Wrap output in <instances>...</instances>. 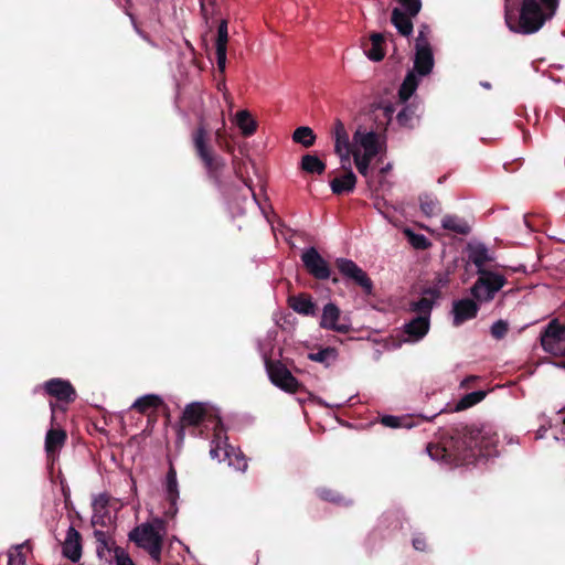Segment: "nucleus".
<instances>
[{
	"instance_id": "nucleus-54",
	"label": "nucleus",
	"mask_w": 565,
	"mask_h": 565,
	"mask_svg": "<svg viewBox=\"0 0 565 565\" xmlns=\"http://www.w3.org/2000/svg\"><path fill=\"white\" fill-rule=\"evenodd\" d=\"M387 169H388V167L383 168V169L381 170V172H382V173H385V172L387 171Z\"/></svg>"
},
{
	"instance_id": "nucleus-1",
	"label": "nucleus",
	"mask_w": 565,
	"mask_h": 565,
	"mask_svg": "<svg viewBox=\"0 0 565 565\" xmlns=\"http://www.w3.org/2000/svg\"><path fill=\"white\" fill-rule=\"evenodd\" d=\"M497 444L498 436L491 428L459 424L443 433L437 444H428L427 452L434 460L463 466L490 457Z\"/></svg>"
},
{
	"instance_id": "nucleus-8",
	"label": "nucleus",
	"mask_w": 565,
	"mask_h": 565,
	"mask_svg": "<svg viewBox=\"0 0 565 565\" xmlns=\"http://www.w3.org/2000/svg\"><path fill=\"white\" fill-rule=\"evenodd\" d=\"M266 371L274 385L288 393H297L301 384L280 361L265 359Z\"/></svg>"
},
{
	"instance_id": "nucleus-11",
	"label": "nucleus",
	"mask_w": 565,
	"mask_h": 565,
	"mask_svg": "<svg viewBox=\"0 0 565 565\" xmlns=\"http://www.w3.org/2000/svg\"><path fill=\"white\" fill-rule=\"evenodd\" d=\"M333 137H334V151L340 157L342 168H345V164L350 166V156L352 149L349 140V135L347 132L344 124L337 119L333 126Z\"/></svg>"
},
{
	"instance_id": "nucleus-43",
	"label": "nucleus",
	"mask_w": 565,
	"mask_h": 565,
	"mask_svg": "<svg viewBox=\"0 0 565 565\" xmlns=\"http://www.w3.org/2000/svg\"><path fill=\"white\" fill-rule=\"evenodd\" d=\"M318 495L319 498H321L322 500L324 501H329V502H332V503H341L343 501V497L332 490V489H328V488H321L318 490Z\"/></svg>"
},
{
	"instance_id": "nucleus-6",
	"label": "nucleus",
	"mask_w": 565,
	"mask_h": 565,
	"mask_svg": "<svg viewBox=\"0 0 565 565\" xmlns=\"http://www.w3.org/2000/svg\"><path fill=\"white\" fill-rule=\"evenodd\" d=\"M193 145L210 177L216 180L218 172L224 168L225 163L221 157L214 156L209 147L207 132L203 126L198 127L193 132Z\"/></svg>"
},
{
	"instance_id": "nucleus-47",
	"label": "nucleus",
	"mask_w": 565,
	"mask_h": 565,
	"mask_svg": "<svg viewBox=\"0 0 565 565\" xmlns=\"http://www.w3.org/2000/svg\"><path fill=\"white\" fill-rule=\"evenodd\" d=\"M401 418L393 415H385L381 418V423L390 428H397L402 426Z\"/></svg>"
},
{
	"instance_id": "nucleus-46",
	"label": "nucleus",
	"mask_w": 565,
	"mask_h": 565,
	"mask_svg": "<svg viewBox=\"0 0 565 565\" xmlns=\"http://www.w3.org/2000/svg\"><path fill=\"white\" fill-rule=\"evenodd\" d=\"M413 547L419 552H426L428 550L427 540L423 534H417L412 541Z\"/></svg>"
},
{
	"instance_id": "nucleus-53",
	"label": "nucleus",
	"mask_w": 565,
	"mask_h": 565,
	"mask_svg": "<svg viewBox=\"0 0 565 565\" xmlns=\"http://www.w3.org/2000/svg\"><path fill=\"white\" fill-rule=\"evenodd\" d=\"M545 431H546V428L542 425V426L536 430L535 438H536V439L543 438V437H544Z\"/></svg>"
},
{
	"instance_id": "nucleus-40",
	"label": "nucleus",
	"mask_w": 565,
	"mask_h": 565,
	"mask_svg": "<svg viewBox=\"0 0 565 565\" xmlns=\"http://www.w3.org/2000/svg\"><path fill=\"white\" fill-rule=\"evenodd\" d=\"M351 154H353V158H354V163L356 166V169L358 171L363 175V177H366L367 173H369V167H370V163L371 161L373 160L374 157H367V154H360V151H353L351 152Z\"/></svg>"
},
{
	"instance_id": "nucleus-25",
	"label": "nucleus",
	"mask_w": 565,
	"mask_h": 565,
	"mask_svg": "<svg viewBox=\"0 0 565 565\" xmlns=\"http://www.w3.org/2000/svg\"><path fill=\"white\" fill-rule=\"evenodd\" d=\"M162 405V399L154 394H148L139 397L131 405V408L145 415L153 414Z\"/></svg>"
},
{
	"instance_id": "nucleus-52",
	"label": "nucleus",
	"mask_w": 565,
	"mask_h": 565,
	"mask_svg": "<svg viewBox=\"0 0 565 565\" xmlns=\"http://www.w3.org/2000/svg\"><path fill=\"white\" fill-rule=\"evenodd\" d=\"M557 440H564L565 441V416L562 419V429H561V436L555 437Z\"/></svg>"
},
{
	"instance_id": "nucleus-10",
	"label": "nucleus",
	"mask_w": 565,
	"mask_h": 565,
	"mask_svg": "<svg viewBox=\"0 0 565 565\" xmlns=\"http://www.w3.org/2000/svg\"><path fill=\"white\" fill-rule=\"evenodd\" d=\"M301 260L306 270L316 279L324 280L331 275L328 262L319 254L315 247H310L301 255Z\"/></svg>"
},
{
	"instance_id": "nucleus-36",
	"label": "nucleus",
	"mask_w": 565,
	"mask_h": 565,
	"mask_svg": "<svg viewBox=\"0 0 565 565\" xmlns=\"http://www.w3.org/2000/svg\"><path fill=\"white\" fill-rule=\"evenodd\" d=\"M404 234L415 249L425 250L431 246L430 241L423 234L415 233L408 228L404 231Z\"/></svg>"
},
{
	"instance_id": "nucleus-44",
	"label": "nucleus",
	"mask_w": 565,
	"mask_h": 565,
	"mask_svg": "<svg viewBox=\"0 0 565 565\" xmlns=\"http://www.w3.org/2000/svg\"><path fill=\"white\" fill-rule=\"evenodd\" d=\"M428 34H429V28L427 25L423 24L420 26V29L418 30V35L416 38L415 47L430 46Z\"/></svg>"
},
{
	"instance_id": "nucleus-13",
	"label": "nucleus",
	"mask_w": 565,
	"mask_h": 565,
	"mask_svg": "<svg viewBox=\"0 0 565 565\" xmlns=\"http://www.w3.org/2000/svg\"><path fill=\"white\" fill-rule=\"evenodd\" d=\"M476 299L462 298L454 301L452 303V315H454V326L459 327L463 322L471 320L477 317L479 311V306L475 301Z\"/></svg>"
},
{
	"instance_id": "nucleus-31",
	"label": "nucleus",
	"mask_w": 565,
	"mask_h": 565,
	"mask_svg": "<svg viewBox=\"0 0 565 565\" xmlns=\"http://www.w3.org/2000/svg\"><path fill=\"white\" fill-rule=\"evenodd\" d=\"M66 438V434L61 429H50L45 438V449L49 454L55 452L60 449Z\"/></svg>"
},
{
	"instance_id": "nucleus-26",
	"label": "nucleus",
	"mask_w": 565,
	"mask_h": 565,
	"mask_svg": "<svg viewBox=\"0 0 565 565\" xmlns=\"http://www.w3.org/2000/svg\"><path fill=\"white\" fill-rule=\"evenodd\" d=\"M468 257L469 260L476 265L478 270H487L484 268V265L492 260V257L489 255L488 248L483 244L469 246Z\"/></svg>"
},
{
	"instance_id": "nucleus-15",
	"label": "nucleus",
	"mask_w": 565,
	"mask_h": 565,
	"mask_svg": "<svg viewBox=\"0 0 565 565\" xmlns=\"http://www.w3.org/2000/svg\"><path fill=\"white\" fill-rule=\"evenodd\" d=\"M228 42L227 21L222 20L217 26V36L215 41V56L217 70L221 73L225 72L226 67V52Z\"/></svg>"
},
{
	"instance_id": "nucleus-45",
	"label": "nucleus",
	"mask_w": 565,
	"mask_h": 565,
	"mask_svg": "<svg viewBox=\"0 0 565 565\" xmlns=\"http://www.w3.org/2000/svg\"><path fill=\"white\" fill-rule=\"evenodd\" d=\"M114 556L116 559V565H135L130 556L126 553L125 550L120 547H116L114 550Z\"/></svg>"
},
{
	"instance_id": "nucleus-16",
	"label": "nucleus",
	"mask_w": 565,
	"mask_h": 565,
	"mask_svg": "<svg viewBox=\"0 0 565 565\" xmlns=\"http://www.w3.org/2000/svg\"><path fill=\"white\" fill-rule=\"evenodd\" d=\"M288 306L297 313L307 317L317 316V303L310 294L300 292L288 297Z\"/></svg>"
},
{
	"instance_id": "nucleus-4",
	"label": "nucleus",
	"mask_w": 565,
	"mask_h": 565,
	"mask_svg": "<svg viewBox=\"0 0 565 565\" xmlns=\"http://www.w3.org/2000/svg\"><path fill=\"white\" fill-rule=\"evenodd\" d=\"M164 535V529L161 522L152 524H141L130 532L129 537L139 547L149 552L151 557L159 562L161 553V542Z\"/></svg>"
},
{
	"instance_id": "nucleus-3",
	"label": "nucleus",
	"mask_w": 565,
	"mask_h": 565,
	"mask_svg": "<svg viewBox=\"0 0 565 565\" xmlns=\"http://www.w3.org/2000/svg\"><path fill=\"white\" fill-rule=\"evenodd\" d=\"M222 424L220 416L210 412L205 404L191 403L185 406L182 416L179 417V441L183 438V431L186 428H199V433L202 435L204 429L213 430Z\"/></svg>"
},
{
	"instance_id": "nucleus-20",
	"label": "nucleus",
	"mask_w": 565,
	"mask_h": 565,
	"mask_svg": "<svg viewBox=\"0 0 565 565\" xmlns=\"http://www.w3.org/2000/svg\"><path fill=\"white\" fill-rule=\"evenodd\" d=\"M227 436L224 425L213 429V439L211 440L210 456L212 459L221 462L228 456Z\"/></svg>"
},
{
	"instance_id": "nucleus-55",
	"label": "nucleus",
	"mask_w": 565,
	"mask_h": 565,
	"mask_svg": "<svg viewBox=\"0 0 565 565\" xmlns=\"http://www.w3.org/2000/svg\"><path fill=\"white\" fill-rule=\"evenodd\" d=\"M561 365H562L563 367H565V362H563Z\"/></svg>"
},
{
	"instance_id": "nucleus-22",
	"label": "nucleus",
	"mask_w": 565,
	"mask_h": 565,
	"mask_svg": "<svg viewBox=\"0 0 565 565\" xmlns=\"http://www.w3.org/2000/svg\"><path fill=\"white\" fill-rule=\"evenodd\" d=\"M63 554L72 562H77L82 556L79 534L74 527H70L63 544Z\"/></svg>"
},
{
	"instance_id": "nucleus-29",
	"label": "nucleus",
	"mask_w": 565,
	"mask_h": 565,
	"mask_svg": "<svg viewBox=\"0 0 565 565\" xmlns=\"http://www.w3.org/2000/svg\"><path fill=\"white\" fill-rule=\"evenodd\" d=\"M236 124L244 137H249L256 132L257 122L248 110H239L236 114Z\"/></svg>"
},
{
	"instance_id": "nucleus-48",
	"label": "nucleus",
	"mask_w": 565,
	"mask_h": 565,
	"mask_svg": "<svg viewBox=\"0 0 565 565\" xmlns=\"http://www.w3.org/2000/svg\"><path fill=\"white\" fill-rule=\"evenodd\" d=\"M449 275L447 273H439L435 276L433 285L439 290L449 284Z\"/></svg>"
},
{
	"instance_id": "nucleus-49",
	"label": "nucleus",
	"mask_w": 565,
	"mask_h": 565,
	"mask_svg": "<svg viewBox=\"0 0 565 565\" xmlns=\"http://www.w3.org/2000/svg\"><path fill=\"white\" fill-rule=\"evenodd\" d=\"M167 483H168V492H169L170 499L173 502L174 501V486L175 484H174V472H173L172 468L170 469V471L168 473Z\"/></svg>"
},
{
	"instance_id": "nucleus-18",
	"label": "nucleus",
	"mask_w": 565,
	"mask_h": 565,
	"mask_svg": "<svg viewBox=\"0 0 565 565\" xmlns=\"http://www.w3.org/2000/svg\"><path fill=\"white\" fill-rule=\"evenodd\" d=\"M429 319L426 316H417L404 324L403 332L407 335L406 341L416 342L422 340L429 331Z\"/></svg>"
},
{
	"instance_id": "nucleus-30",
	"label": "nucleus",
	"mask_w": 565,
	"mask_h": 565,
	"mask_svg": "<svg viewBox=\"0 0 565 565\" xmlns=\"http://www.w3.org/2000/svg\"><path fill=\"white\" fill-rule=\"evenodd\" d=\"M300 167L305 172L311 174H322L326 171V163L316 154L310 153L302 156Z\"/></svg>"
},
{
	"instance_id": "nucleus-28",
	"label": "nucleus",
	"mask_w": 565,
	"mask_h": 565,
	"mask_svg": "<svg viewBox=\"0 0 565 565\" xmlns=\"http://www.w3.org/2000/svg\"><path fill=\"white\" fill-rule=\"evenodd\" d=\"M417 87H418V78L413 71H409L406 74V76L398 89L399 100L402 103H406L411 98V96L415 93Z\"/></svg>"
},
{
	"instance_id": "nucleus-14",
	"label": "nucleus",
	"mask_w": 565,
	"mask_h": 565,
	"mask_svg": "<svg viewBox=\"0 0 565 565\" xmlns=\"http://www.w3.org/2000/svg\"><path fill=\"white\" fill-rule=\"evenodd\" d=\"M353 140L364 149V154L367 157H376L380 152L379 135L375 131H366L359 126L353 135Z\"/></svg>"
},
{
	"instance_id": "nucleus-35",
	"label": "nucleus",
	"mask_w": 565,
	"mask_h": 565,
	"mask_svg": "<svg viewBox=\"0 0 565 565\" xmlns=\"http://www.w3.org/2000/svg\"><path fill=\"white\" fill-rule=\"evenodd\" d=\"M484 391H475L466 394L456 405L455 411H463L467 409L478 403H480L486 397Z\"/></svg>"
},
{
	"instance_id": "nucleus-38",
	"label": "nucleus",
	"mask_w": 565,
	"mask_h": 565,
	"mask_svg": "<svg viewBox=\"0 0 565 565\" xmlns=\"http://www.w3.org/2000/svg\"><path fill=\"white\" fill-rule=\"evenodd\" d=\"M396 119L402 127L413 128L415 119L414 107L411 105L404 106L403 109L398 111Z\"/></svg>"
},
{
	"instance_id": "nucleus-34",
	"label": "nucleus",
	"mask_w": 565,
	"mask_h": 565,
	"mask_svg": "<svg viewBox=\"0 0 565 565\" xmlns=\"http://www.w3.org/2000/svg\"><path fill=\"white\" fill-rule=\"evenodd\" d=\"M308 359L328 366L331 362L335 361L337 350L334 348L327 347L318 352L309 353Z\"/></svg>"
},
{
	"instance_id": "nucleus-7",
	"label": "nucleus",
	"mask_w": 565,
	"mask_h": 565,
	"mask_svg": "<svg viewBox=\"0 0 565 565\" xmlns=\"http://www.w3.org/2000/svg\"><path fill=\"white\" fill-rule=\"evenodd\" d=\"M543 350L555 356H565V326L556 319L548 322L541 333Z\"/></svg>"
},
{
	"instance_id": "nucleus-41",
	"label": "nucleus",
	"mask_w": 565,
	"mask_h": 565,
	"mask_svg": "<svg viewBox=\"0 0 565 565\" xmlns=\"http://www.w3.org/2000/svg\"><path fill=\"white\" fill-rule=\"evenodd\" d=\"M401 4V9L411 14V17H416L422 10V0H397Z\"/></svg>"
},
{
	"instance_id": "nucleus-2",
	"label": "nucleus",
	"mask_w": 565,
	"mask_h": 565,
	"mask_svg": "<svg viewBox=\"0 0 565 565\" xmlns=\"http://www.w3.org/2000/svg\"><path fill=\"white\" fill-rule=\"evenodd\" d=\"M559 0H523L519 20L505 9V23L510 31L521 34L537 32L547 20H551L558 8Z\"/></svg>"
},
{
	"instance_id": "nucleus-32",
	"label": "nucleus",
	"mask_w": 565,
	"mask_h": 565,
	"mask_svg": "<svg viewBox=\"0 0 565 565\" xmlns=\"http://www.w3.org/2000/svg\"><path fill=\"white\" fill-rule=\"evenodd\" d=\"M419 205L422 212L428 217L435 216L441 211L439 201L431 194H422L419 196Z\"/></svg>"
},
{
	"instance_id": "nucleus-19",
	"label": "nucleus",
	"mask_w": 565,
	"mask_h": 565,
	"mask_svg": "<svg viewBox=\"0 0 565 565\" xmlns=\"http://www.w3.org/2000/svg\"><path fill=\"white\" fill-rule=\"evenodd\" d=\"M434 67V54L431 46L415 47L414 73L420 76L430 74Z\"/></svg>"
},
{
	"instance_id": "nucleus-33",
	"label": "nucleus",
	"mask_w": 565,
	"mask_h": 565,
	"mask_svg": "<svg viewBox=\"0 0 565 565\" xmlns=\"http://www.w3.org/2000/svg\"><path fill=\"white\" fill-rule=\"evenodd\" d=\"M292 139L295 142L300 143L306 148H309L316 141V135L310 127L302 126L294 131Z\"/></svg>"
},
{
	"instance_id": "nucleus-5",
	"label": "nucleus",
	"mask_w": 565,
	"mask_h": 565,
	"mask_svg": "<svg viewBox=\"0 0 565 565\" xmlns=\"http://www.w3.org/2000/svg\"><path fill=\"white\" fill-rule=\"evenodd\" d=\"M478 279L470 288L471 296L479 302H489L507 284L503 275L491 270H477Z\"/></svg>"
},
{
	"instance_id": "nucleus-9",
	"label": "nucleus",
	"mask_w": 565,
	"mask_h": 565,
	"mask_svg": "<svg viewBox=\"0 0 565 565\" xmlns=\"http://www.w3.org/2000/svg\"><path fill=\"white\" fill-rule=\"evenodd\" d=\"M335 266L344 278L359 286L365 295L373 294L372 279L353 260L348 258H337Z\"/></svg>"
},
{
	"instance_id": "nucleus-17",
	"label": "nucleus",
	"mask_w": 565,
	"mask_h": 565,
	"mask_svg": "<svg viewBox=\"0 0 565 565\" xmlns=\"http://www.w3.org/2000/svg\"><path fill=\"white\" fill-rule=\"evenodd\" d=\"M44 387L47 394L54 396L58 401L70 403L75 398V390L67 381L53 379L47 381Z\"/></svg>"
},
{
	"instance_id": "nucleus-37",
	"label": "nucleus",
	"mask_w": 565,
	"mask_h": 565,
	"mask_svg": "<svg viewBox=\"0 0 565 565\" xmlns=\"http://www.w3.org/2000/svg\"><path fill=\"white\" fill-rule=\"evenodd\" d=\"M433 299H429L428 297H422L417 301H413L411 303L412 311H415L418 313V316H426L428 319L430 318V312L433 309Z\"/></svg>"
},
{
	"instance_id": "nucleus-24",
	"label": "nucleus",
	"mask_w": 565,
	"mask_h": 565,
	"mask_svg": "<svg viewBox=\"0 0 565 565\" xmlns=\"http://www.w3.org/2000/svg\"><path fill=\"white\" fill-rule=\"evenodd\" d=\"M385 38L381 33H372L370 43L364 45L366 56L375 62H380L385 56Z\"/></svg>"
},
{
	"instance_id": "nucleus-50",
	"label": "nucleus",
	"mask_w": 565,
	"mask_h": 565,
	"mask_svg": "<svg viewBox=\"0 0 565 565\" xmlns=\"http://www.w3.org/2000/svg\"><path fill=\"white\" fill-rule=\"evenodd\" d=\"M423 294L425 297L429 296V299L434 300V299L440 297L441 291L433 285V286L424 289Z\"/></svg>"
},
{
	"instance_id": "nucleus-39",
	"label": "nucleus",
	"mask_w": 565,
	"mask_h": 565,
	"mask_svg": "<svg viewBox=\"0 0 565 565\" xmlns=\"http://www.w3.org/2000/svg\"><path fill=\"white\" fill-rule=\"evenodd\" d=\"M24 548H26V544H21L9 550L7 554L8 565H25Z\"/></svg>"
},
{
	"instance_id": "nucleus-21",
	"label": "nucleus",
	"mask_w": 565,
	"mask_h": 565,
	"mask_svg": "<svg viewBox=\"0 0 565 565\" xmlns=\"http://www.w3.org/2000/svg\"><path fill=\"white\" fill-rule=\"evenodd\" d=\"M345 174L334 178L330 181V186L333 194L341 195L343 193H351L355 189L356 175L351 170L350 166L345 164Z\"/></svg>"
},
{
	"instance_id": "nucleus-12",
	"label": "nucleus",
	"mask_w": 565,
	"mask_h": 565,
	"mask_svg": "<svg viewBox=\"0 0 565 565\" xmlns=\"http://www.w3.org/2000/svg\"><path fill=\"white\" fill-rule=\"evenodd\" d=\"M319 324L322 329L339 333H348L351 329L349 324L341 322V310L333 302H328L323 307Z\"/></svg>"
},
{
	"instance_id": "nucleus-42",
	"label": "nucleus",
	"mask_w": 565,
	"mask_h": 565,
	"mask_svg": "<svg viewBox=\"0 0 565 565\" xmlns=\"http://www.w3.org/2000/svg\"><path fill=\"white\" fill-rule=\"evenodd\" d=\"M509 331V323L505 320H498L495 321L490 329L491 335L497 339L501 340L505 338Z\"/></svg>"
},
{
	"instance_id": "nucleus-27",
	"label": "nucleus",
	"mask_w": 565,
	"mask_h": 565,
	"mask_svg": "<svg viewBox=\"0 0 565 565\" xmlns=\"http://www.w3.org/2000/svg\"><path fill=\"white\" fill-rule=\"evenodd\" d=\"M443 228L460 235H468L470 233L469 224L457 215H445L441 220Z\"/></svg>"
},
{
	"instance_id": "nucleus-51",
	"label": "nucleus",
	"mask_w": 565,
	"mask_h": 565,
	"mask_svg": "<svg viewBox=\"0 0 565 565\" xmlns=\"http://www.w3.org/2000/svg\"><path fill=\"white\" fill-rule=\"evenodd\" d=\"M215 141L220 147H223V143L225 142L224 131L221 128L215 132Z\"/></svg>"
},
{
	"instance_id": "nucleus-23",
	"label": "nucleus",
	"mask_w": 565,
	"mask_h": 565,
	"mask_svg": "<svg viewBox=\"0 0 565 565\" xmlns=\"http://www.w3.org/2000/svg\"><path fill=\"white\" fill-rule=\"evenodd\" d=\"M411 14L404 12L399 8H394L391 14V22L403 36H409L413 33V19Z\"/></svg>"
}]
</instances>
